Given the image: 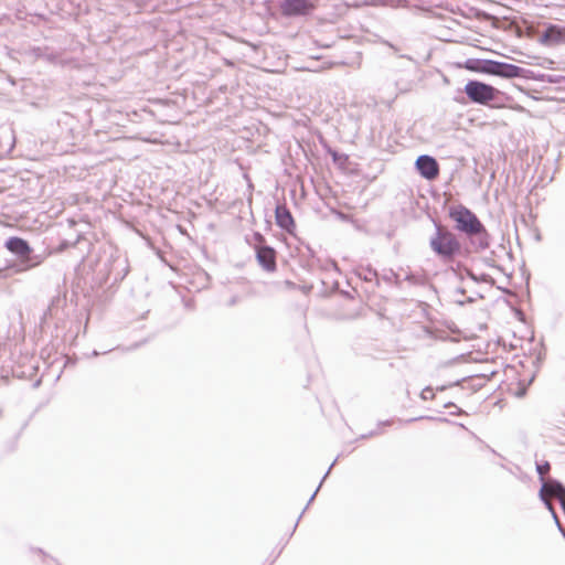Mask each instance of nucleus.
Segmentation results:
<instances>
[{
  "instance_id": "f257e3e1",
  "label": "nucleus",
  "mask_w": 565,
  "mask_h": 565,
  "mask_svg": "<svg viewBox=\"0 0 565 565\" xmlns=\"http://www.w3.org/2000/svg\"><path fill=\"white\" fill-rule=\"evenodd\" d=\"M448 217L454 222V231L443 226L440 221L430 217L434 232L429 237V248L443 264L455 263L458 258L468 259L475 253L488 249L492 236L479 216L462 203L448 207Z\"/></svg>"
},
{
  "instance_id": "f03ea898",
  "label": "nucleus",
  "mask_w": 565,
  "mask_h": 565,
  "mask_svg": "<svg viewBox=\"0 0 565 565\" xmlns=\"http://www.w3.org/2000/svg\"><path fill=\"white\" fill-rule=\"evenodd\" d=\"M129 271L128 258L118 248H100L96 257L89 260L88 269L83 276L85 296L100 305L108 302Z\"/></svg>"
},
{
  "instance_id": "7ed1b4c3",
  "label": "nucleus",
  "mask_w": 565,
  "mask_h": 565,
  "mask_svg": "<svg viewBox=\"0 0 565 565\" xmlns=\"http://www.w3.org/2000/svg\"><path fill=\"white\" fill-rule=\"evenodd\" d=\"M3 247L11 253L15 259L6 260L4 267L0 268V278L30 271L41 266L51 254L50 252L35 254L29 241L17 235L9 236L4 241Z\"/></svg>"
},
{
  "instance_id": "20e7f679",
  "label": "nucleus",
  "mask_w": 565,
  "mask_h": 565,
  "mask_svg": "<svg viewBox=\"0 0 565 565\" xmlns=\"http://www.w3.org/2000/svg\"><path fill=\"white\" fill-rule=\"evenodd\" d=\"M458 93H463L465 97H455V100L463 105L469 103L501 109L513 100L508 93L476 78L468 79L463 88L458 89Z\"/></svg>"
},
{
  "instance_id": "39448f33",
  "label": "nucleus",
  "mask_w": 565,
  "mask_h": 565,
  "mask_svg": "<svg viewBox=\"0 0 565 565\" xmlns=\"http://www.w3.org/2000/svg\"><path fill=\"white\" fill-rule=\"evenodd\" d=\"M503 78H519L530 82L531 88H541L543 92H533L536 96L565 94V76L546 73H491Z\"/></svg>"
},
{
  "instance_id": "423d86ee",
  "label": "nucleus",
  "mask_w": 565,
  "mask_h": 565,
  "mask_svg": "<svg viewBox=\"0 0 565 565\" xmlns=\"http://www.w3.org/2000/svg\"><path fill=\"white\" fill-rule=\"evenodd\" d=\"M0 81L9 84L12 89L9 93L21 92L25 98L41 100L45 98L49 85L44 78H17L11 73H0Z\"/></svg>"
},
{
  "instance_id": "0eeeda50",
  "label": "nucleus",
  "mask_w": 565,
  "mask_h": 565,
  "mask_svg": "<svg viewBox=\"0 0 565 565\" xmlns=\"http://www.w3.org/2000/svg\"><path fill=\"white\" fill-rule=\"evenodd\" d=\"M456 68L465 67L466 71H529L516 64L490 58H467L465 62L454 63Z\"/></svg>"
},
{
  "instance_id": "6e6552de",
  "label": "nucleus",
  "mask_w": 565,
  "mask_h": 565,
  "mask_svg": "<svg viewBox=\"0 0 565 565\" xmlns=\"http://www.w3.org/2000/svg\"><path fill=\"white\" fill-rule=\"evenodd\" d=\"M316 9L315 0H279L278 10L284 18H301L312 14Z\"/></svg>"
},
{
  "instance_id": "1a4fd4ad",
  "label": "nucleus",
  "mask_w": 565,
  "mask_h": 565,
  "mask_svg": "<svg viewBox=\"0 0 565 565\" xmlns=\"http://www.w3.org/2000/svg\"><path fill=\"white\" fill-rule=\"evenodd\" d=\"M306 250L307 253H303L300 256V266L303 269L310 273H315L316 270L329 271L331 268H333L338 274H340L338 265L334 260L321 259L309 245L306 246Z\"/></svg>"
},
{
  "instance_id": "9d476101",
  "label": "nucleus",
  "mask_w": 565,
  "mask_h": 565,
  "mask_svg": "<svg viewBox=\"0 0 565 565\" xmlns=\"http://www.w3.org/2000/svg\"><path fill=\"white\" fill-rule=\"evenodd\" d=\"M536 40L547 47L565 44V25L547 23L542 30L537 31Z\"/></svg>"
},
{
  "instance_id": "9b49d317",
  "label": "nucleus",
  "mask_w": 565,
  "mask_h": 565,
  "mask_svg": "<svg viewBox=\"0 0 565 565\" xmlns=\"http://www.w3.org/2000/svg\"><path fill=\"white\" fill-rule=\"evenodd\" d=\"M7 367L10 369V373L13 377L20 380H32L39 370L33 358L29 355H20L17 361H11V364Z\"/></svg>"
},
{
  "instance_id": "f8f14e48",
  "label": "nucleus",
  "mask_w": 565,
  "mask_h": 565,
  "mask_svg": "<svg viewBox=\"0 0 565 565\" xmlns=\"http://www.w3.org/2000/svg\"><path fill=\"white\" fill-rule=\"evenodd\" d=\"M28 55L36 62H43L46 66H63V61L60 52L47 45H33L28 50Z\"/></svg>"
},
{
  "instance_id": "ddd939ff",
  "label": "nucleus",
  "mask_w": 565,
  "mask_h": 565,
  "mask_svg": "<svg viewBox=\"0 0 565 565\" xmlns=\"http://www.w3.org/2000/svg\"><path fill=\"white\" fill-rule=\"evenodd\" d=\"M415 171L419 177L427 181H434L439 175V163L430 154H420L414 163Z\"/></svg>"
},
{
  "instance_id": "4468645a",
  "label": "nucleus",
  "mask_w": 565,
  "mask_h": 565,
  "mask_svg": "<svg viewBox=\"0 0 565 565\" xmlns=\"http://www.w3.org/2000/svg\"><path fill=\"white\" fill-rule=\"evenodd\" d=\"M87 75L84 78L72 79L70 87L74 93L82 95H98L102 96V90L105 87L104 83H99L95 77L90 76V73H83Z\"/></svg>"
},
{
  "instance_id": "2eb2a0df",
  "label": "nucleus",
  "mask_w": 565,
  "mask_h": 565,
  "mask_svg": "<svg viewBox=\"0 0 565 565\" xmlns=\"http://www.w3.org/2000/svg\"><path fill=\"white\" fill-rule=\"evenodd\" d=\"M256 262L262 269L267 273H274L277 269V252L270 245L255 247Z\"/></svg>"
},
{
  "instance_id": "dca6fc26",
  "label": "nucleus",
  "mask_w": 565,
  "mask_h": 565,
  "mask_svg": "<svg viewBox=\"0 0 565 565\" xmlns=\"http://www.w3.org/2000/svg\"><path fill=\"white\" fill-rule=\"evenodd\" d=\"M446 265L448 266V269L454 274V276L460 282L463 281V276H461V270H465L467 277L477 284L488 282L489 280L492 279V277L487 273L476 275L465 263L457 260V259L455 260V263H448Z\"/></svg>"
},
{
  "instance_id": "f3484780",
  "label": "nucleus",
  "mask_w": 565,
  "mask_h": 565,
  "mask_svg": "<svg viewBox=\"0 0 565 565\" xmlns=\"http://www.w3.org/2000/svg\"><path fill=\"white\" fill-rule=\"evenodd\" d=\"M275 222L276 225L287 234H294L296 231L295 218L286 204H276Z\"/></svg>"
},
{
  "instance_id": "a211bd4d",
  "label": "nucleus",
  "mask_w": 565,
  "mask_h": 565,
  "mask_svg": "<svg viewBox=\"0 0 565 565\" xmlns=\"http://www.w3.org/2000/svg\"><path fill=\"white\" fill-rule=\"evenodd\" d=\"M513 86L520 90L521 93L525 94L526 96L533 98L534 100H559L564 99L563 96L559 95H546V96H536L533 95V92H543L541 88H531L530 82L525 83L523 81H520L519 78H513Z\"/></svg>"
},
{
  "instance_id": "6ab92c4d",
  "label": "nucleus",
  "mask_w": 565,
  "mask_h": 565,
  "mask_svg": "<svg viewBox=\"0 0 565 565\" xmlns=\"http://www.w3.org/2000/svg\"><path fill=\"white\" fill-rule=\"evenodd\" d=\"M323 273H324V276L320 279V282H321L320 295L324 298H328L333 295H337L341 284L338 279L331 277L330 270L323 271Z\"/></svg>"
},
{
  "instance_id": "aec40b11",
  "label": "nucleus",
  "mask_w": 565,
  "mask_h": 565,
  "mask_svg": "<svg viewBox=\"0 0 565 565\" xmlns=\"http://www.w3.org/2000/svg\"><path fill=\"white\" fill-rule=\"evenodd\" d=\"M354 274L363 281L372 282L374 280L376 287L381 284L377 270L370 264L355 267Z\"/></svg>"
},
{
  "instance_id": "412c9836",
  "label": "nucleus",
  "mask_w": 565,
  "mask_h": 565,
  "mask_svg": "<svg viewBox=\"0 0 565 565\" xmlns=\"http://www.w3.org/2000/svg\"><path fill=\"white\" fill-rule=\"evenodd\" d=\"M475 377H477V375L463 376V377L458 379V380H456L454 382H449L447 384L439 385V386L436 387V390L440 391V392H444V391H446L448 388H451V387H455V386H461L462 388H466V386L463 384L468 383L467 387L476 392V391L480 390L482 384H475V383H472Z\"/></svg>"
},
{
  "instance_id": "4be33fe9",
  "label": "nucleus",
  "mask_w": 565,
  "mask_h": 565,
  "mask_svg": "<svg viewBox=\"0 0 565 565\" xmlns=\"http://www.w3.org/2000/svg\"><path fill=\"white\" fill-rule=\"evenodd\" d=\"M340 455L337 456V458L332 461V463L329 466L328 470L326 471V473L323 475L322 479L320 480L318 487L316 488L315 492L311 494V497H309V500L306 504V507L302 509L301 513L299 514L298 519L296 520L295 524H294V527L289 534V536H292L303 513L307 511V509L309 508V505L315 501V498L318 493V491L320 490L322 483L324 482V480L327 479V477L329 476L331 469L333 468V466L337 463L338 459H339Z\"/></svg>"
},
{
  "instance_id": "5701e85b",
  "label": "nucleus",
  "mask_w": 565,
  "mask_h": 565,
  "mask_svg": "<svg viewBox=\"0 0 565 565\" xmlns=\"http://www.w3.org/2000/svg\"><path fill=\"white\" fill-rule=\"evenodd\" d=\"M407 77H401L395 81L396 88L399 93H407L422 81V77L417 76V73H406Z\"/></svg>"
},
{
  "instance_id": "b1692460",
  "label": "nucleus",
  "mask_w": 565,
  "mask_h": 565,
  "mask_svg": "<svg viewBox=\"0 0 565 565\" xmlns=\"http://www.w3.org/2000/svg\"><path fill=\"white\" fill-rule=\"evenodd\" d=\"M548 495H546V493H543V491H539V498L541 500V502L543 503V505L545 507V509L551 513L557 529L559 530V532L565 536V531L563 529V525L559 521V518L556 513V510L555 508L553 507V504L550 502V500L547 499Z\"/></svg>"
},
{
  "instance_id": "393cba45",
  "label": "nucleus",
  "mask_w": 565,
  "mask_h": 565,
  "mask_svg": "<svg viewBox=\"0 0 565 565\" xmlns=\"http://www.w3.org/2000/svg\"><path fill=\"white\" fill-rule=\"evenodd\" d=\"M383 43H384L387 47H390L396 56H398V57H401V58H406L407 61L412 62V63H413V67H414V68H418V67L422 65V64H420V62H419L418 60L414 58V57H413L412 55H409V54L404 53V49H403V46H402V45H399V44H395V43L390 42V41H384Z\"/></svg>"
},
{
  "instance_id": "a878e982",
  "label": "nucleus",
  "mask_w": 565,
  "mask_h": 565,
  "mask_svg": "<svg viewBox=\"0 0 565 565\" xmlns=\"http://www.w3.org/2000/svg\"><path fill=\"white\" fill-rule=\"evenodd\" d=\"M535 468H536V473H537V477H539V481L541 483V482H543L544 480L547 479L546 475L551 470V463L547 460H537L536 459L535 460Z\"/></svg>"
},
{
  "instance_id": "bb28decb",
  "label": "nucleus",
  "mask_w": 565,
  "mask_h": 565,
  "mask_svg": "<svg viewBox=\"0 0 565 565\" xmlns=\"http://www.w3.org/2000/svg\"><path fill=\"white\" fill-rule=\"evenodd\" d=\"M327 154H329L334 163H342L349 160V156L342 152H339L337 149L330 147L329 145L322 143Z\"/></svg>"
},
{
  "instance_id": "cd10ccee",
  "label": "nucleus",
  "mask_w": 565,
  "mask_h": 565,
  "mask_svg": "<svg viewBox=\"0 0 565 565\" xmlns=\"http://www.w3.org/2000/svg\"><path fill=\"white\" fill-rule=\"evenodd\" d=\"M437 420V422H440V423H450V420L446 417H435V416H418V417H413V418H408V419H401L398 418V423L401 424H411V423H414V422H418V420Z\"/></svg>"
},
{
  "instance_id": "c85d7f7f",
  "label": "nucleus",
  "mask_w": 565,
  "mask_h": 565,
  "mask_svg": "<svg viewBox=\"0 0 565 565\" xmlns=\"http://www.w3.org/2000/svg\"><path fill=\"white\" fill-rule=\"evenodd\" d=\"M246 243L252 246L254 249L256 246L267 245L264 235L260 232H254L252 239L246 236Z\"/></svg>"
},
{
  "instance_id": "c756f323",
  "label": "nucleus",
  "mask_w": 565,
  "mask_h": 565,
  "mask_svg": "<svg viewBox=\"0 0 565 565\" xmlns=\"http://www.w3.org/2000/svg\"><path fill=\"white\" fill-rule=\"evenodd\" d=\"M404 280L415 286H424L426 284V279L422 275L412 271L405 275Z\"/></svg>"
},
{
  "instance_id": "7c9ffc66",
  "label": "nucleus",
  "mask_w": 565,
  "mask_h": 565,
  "mask_svg": "<svg viewBox=\"0 0 565 565\" xmlns=\"http://www.w3.org/2000/svg\"><path fill=\"white\" fill-rule=\"evenodd\" d=\"M482 298H483V295L480 292H477L476 296H469V297H466L465 299H456V300H454V302L459 307H465L466 305L475 303L477 301V299H482Z\"/></svg>"
},
{
  "instance_id": "2f4dec72",
  "label": "nucleus",
  "mask_w": 565,
  "mask_h": 565,
  "mask_svg": "<svg viewBox=\"0 0 565 565\" xmlns=\"http://www.w3.org/2000/svg\"><path fill=\"white\" fill-rule=\"evenodd\" d=\"M435 392H438L436 388H433L431 386H425L423 391L419 394V397L423 401L433 399L435 397Z\"/></svg>"
},
{
  "instance_id": "473e14b6",
  "label": "nucleus",
  "mask_w": 565,
  "mask_h": 565,
  "mask_svg": "<svg viewBox=\"0 0 565 565\" xmlns=\"http://www.w3.org/2000/svg\"><path fill=\"white\" fill-rule=\"evenodd\" d=\"M493 256H494V250H491L490 256H487V257H483V258H482V263H483L487 267L501 269V266H499V265L494 262Z\"/></svg>"
},
{
  "instance_id": "72a5a7b5",
  "label": "nucleus",
  "mask_w": 565,
  "mask_h": 565,
  "mask_svg": "<svg viewBox=\"0 0 565 565\" xmlns=\"http://www.w3.org/2000/svg\"><path fill=\"white\" fill-rule=\"evenodd\" d=\"M36 552L43 555V565H61L56 559L49 556L42 548H36Z\"/></svg>"
},
{
  "instance_id": "f704fd0d",
  "label": "nucleus",
  "mask_w": 565,
  "mask_h": 565,
  "mask_svg": "<svg viewBox=\"0 0 565 565\" xmlns=\"http://www.w3.org/2000/svg\"><path fill=\"white\" fill-rule=\"evenodd\" d=\"M382 278L386 282H391L393 279H395L396 280V285H399L398 274L395 273L393 269H390L388 274L383 275Z\"/></svg>"
},
{
  "instance_id": "c9c22d12",
  "label": "nucleus",
  "mask_w": 565,
  "mask_h": 565,
  "mask_svg": "<svg viewBox=\"0 0 565 565\" xmlns=\"http://www.w3.org/2000/svg\"><path fill=\"white\" fill-rule=\"evenodd\" d=\"M450 407H455L456 408L455 412H450V415L459 416V415L463 414V411L460 407H458L454 402L449 401V402L444 404V408H450Z\"/></svg>"
},
{
  "instance_id": "e433bc0d",
  "label": "nucleus",
  "mask_w": 565,
  "mask_h": 565,
  "mask_svg": "<svg viewBox=\"0 0 565 565\" xmlns=\"http://www.w3.org/2000/svg\"><path fill=\"white\" fill-rule=\"evenodd\" d=\"M526 393H527V385L519 383L518 388L514 392V395L519 398H522L526 395Z\"/></svg>"
},
{
  "instance_id": "4c0bfd02",
  "label": "nucleus",
  "mask_w": 565,
  "mask_h": 565,
  "mask_svg": "<svg viewBox=\"0 0 565 565\" xmlns=\"http://www.w3.org/2000/svg\"><path fill=\"white\" fill-rule=\"evenodd\" d=\"M354 292H355V290L354 291L344 290V289H341V287H340L337 295H340L342 298H344L347 300H353Z\"/></svg>"
},
{
  "instance_id": "58836bf2",
  "label": "nucleus",
  "mask_w": 565,
  "mask_h": 565,
  "mask_svg": "<svg viewBox=\"0 0 565 565\" xmlns=\"http://www.w3.org/2000/svg\"><path fill=\"white\" fill-rule=\"evenodd\" d=\"M381 431L379 429H373V430H370L369 433L366 434H362L360 435L355 440L359 441V440H364V439H367V438H371V437H374V436H377L380 435Z\"/></svg>"
},
{
  "instance_id": "ea45409f",
  "label": "nucleus",
  "mask_w": 565,
  "mask_h": 565,
  "mask_svg": "<svg viewBox=\"0 0 565 565\" xmlns=\"http://www.w3.org/2000/svg\"><path fill=\"white\" fill-rule=\"evenodd\" d=\"M234 85H232L231 87L228 85H221L218 86V90L222 93V94H226V93H233L234 92Z\"/></svg>"
},
{
  "instance_id": "a19ab883",
  "label": "nucleus",
  "mask_w": 565,
  "mask_h": 565,
  "mask_svg": "<svg viewBox=\"0 0 565 565\" xmlns=\"http://www.w3.org/2000/svg\"><path fill=\"white\" fill-rule=\"evenodd\" d=\"M395 422L394 418H390V419H385V420H379L377 422V427L381 428V427H388L391 426L393 423Z\"/></svg>"
},
{
  "instance_id": "79ce46f5",
  "label": "nucleus",
  "mask_w": 565,
  "mask_h": 565,
  "mask_svg": "<svg viewBox=\"0 0 565 565\" xmlns=\"http://www.w3.org/2000/svg\"><path fill=\"white\" fill-rule=\"evenodd\" d=\"M147 342V339H143L141 341L132 343L129 348H127V351H132L139 349L141 345H143Z\"/></svg>"
},
{
  "instance_id": "37998d69",
  "label": "nucleus",
  "mask_w": 565,
  "mask_h": 565,
  "mask_svg": "<svg viewBox=\"0 0 565 565\" xmlns=\"http://www.w3.org/2000/svg\"><path fill=\"white\" fill-rule=\"evenodd\" d=\"M61 302H62V299H61L58 296H57V297H54V298L51 300V303H50V306H49V309H47V310H49V311H51L53 307H55V306H60V305H61Z\"/></svg>"
},
{
  "instance_id": "c03bdc74",
  "label": "nucleus",
  "mask_w": 565,
  "mask_h": 565,
  "mask_svg": "<svg viewBox=\"0 0 565 565\" xmlns=\"http://www.w3.org/2000/svg\"><path fill=\"white\" fill-rule=\"evenodd\" d=\"M291 71H301V72H305V71H313L312 68L308 67V66H298V67H294ZM316 71H324L323 67H319L317 68Z\"/></svg>"
},
{
  "instance_id": "a18cd8bd",
  "label": "nucleus",
  "mask_w": 565,
  "mask_h": 565,
  "mask_svg": "<svg viewBox=\"0 0 565 565\" xmlns=\"http://www.w3.org/2000/svg\"><path fill=\"white\" fill-rule=\"evenodd\" d=\"M113 350H114V349H108V350H106V351H104V352H99V351H97V350H93V352H92V356H99L100 354H105V353L110 352V351H113Z\"/></svg>"
},
{
  "instance_id": "49530a36",
  "label": "nucleus",
  "mask_w": 565,
  "mask_h": 565,
  "mask_svg": "<svg viewBox=\"0 0 565 565\" xmlns=\"http://www.w3.org/2000/svg\"><path fill=\"white\" fill-rule=\"evenodd\" d=\"M70 245H71V244H70L67 241H65V239H64V241H62V242L60 243V247H58V249H60V250H64V249H65V248H67Z\"/></svg>"
},
{
  "instance_id": "de8ad7c7",
  "label": "nucleus",
  "mask_w": 565,
  "mask_h": 565,
  "mask_svg": "<svg viewBox=\"0 0 565 565\" xmlns=\"http://www.w3.org/2000/svg\"><path fill=\"white\" fill-rule=\"evenodd\" d=\"M41 383H42V379H41V377H39V379H36V380L32 383V387H33V388H38V387H40Z\"/></svg>"
},
{
  "instance_id": "09e8293b",
  "label": "nucleus",
  "mask_w": 565,
  "mask_h": 565,
  "mask_svg": "<svg viewBox=\"0 0 565 565\" xmlns=\"http://www.w3.org/2000/svg\"><path fill=\"white\" fill-rule=\"evenodd\" d=\"M455 294H457V295H465L466 294V289L463 287H457L455 289Z\"/></svg>"
},
{
  "instance_id": "8fccbe9b",
  "label": "nucleus",
  "mask_w": 565,
  "mask_h": 565,
  "mask_svg": "<svg viewBox=\"0 0 565 565\" xmlns=\"http://www.w3.org/2000/svg\"><path fill=\"white\" fill-rule=\"evenodd\" d=\"M258 71L265 72V71H278L277 68H267V67H260Z\"/></svg>"
},
{
  "instance_id": "3c124183",
  "label": "nucleus",
  "mask_w": 565,
  "mask_h": 565,
  "mask_svg": "<svg viewBox=\"0 0 565 565\" xmlns=\"http://www.w3.org/2000/svg\"><path fill=\"white\" fill-rule=\"evenodd\" d=\"M461 276H463V279L467 277L465 270H461Z\"/></svg>"
},
{
  "instance_id": "603ef678",
  "label": "nucleus",
  "mask_w": 565,
  "mask_h": 565,
  "mask_svg": "<svg viewBox=\"0 0 565 565\" xmlns=\"http://www.w3.org/2000/svg\"><path fill=\"white\" fill-rule=\"evenodd\" d=\"M119 78H120V76L119 77H111L110 79L118 81Z\"/></svg>"
},
{
  "instance_id": "864d4df0",
  "label": "nucleus",
  "mask_w": 565,
  "mask_h": 565,
  "mask_svg": "<svg viewBox=\"0 0 565 565\" xmlns=\"http://www.w3.org/2000/svg\"><path fill=\"white\" fill-rule=\"evenodd\" d=\"M443 77H444V81H445L446 83H448V79H447V77H446L444 74H443Z\"/></svg>"
}]
</instances>
